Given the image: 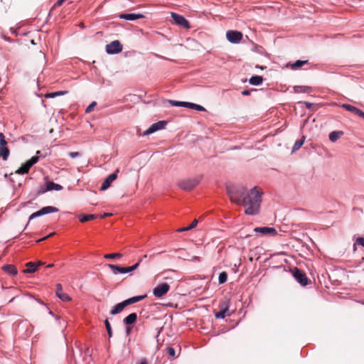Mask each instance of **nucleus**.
Instances as JSON below:
<instances>
[{
    "instance_id": "nucleus-3",
    "label": "nucleus",
    "mask_w": 364,
    "mask_h": 364,
    "mask_svg": "<svg viewBox=\"0 0 364 364\" xmlns=\"http://www.w3.org/2000/svg\"><path fill=\"white\" fill-rule=\"evenodd\" d=\"M200 181V178H188L180 181L178 186L183 190L191 191L199 184Z\"/></svg>"
},
{
    "instance_id": "nucleus-44",
    "label": "nucleus",
    "mask_w": 364,
    "mask_h": 364,
    "mask_svg": "<svg viewBox=\"0 0 364 364\" xmlns=\"http://www.w3.org/2000/svg\"><path fill=\"white\" fill-rule=\"evenodd\" d=\"M54 234H55L54 232L50 233V235H48V236L44 237H43V238H41V239H39L38 240H37V241H36V242H41V241H43V240H45L46 239H47V238H48V237H51V236H52V235H53Z\"/></svg>"
},
{
    "instance_id": "nucleus-23",
    "label": "nucleus",
    "mask_w": 364,
    "mask_h": 364,
    "mask_svg": "<svg viewBox=\"0 0 364 364\" xmlns=\"http://www.w3.org/2000/svg\"><path fill=\"white\" fill-rule=\"evenodd\" d=\"M98 218V215L96 214H90V215H79V220L81 223H85L89 220H95Z\"/></svg>"
},
{
    "instance_id": "nucleus-30",
    "label": "nucleus",
    "mask_w": 364,
    "mask_h": 364,
    "mask_svg": "<svg viewBox=\"0 0 364 364\" xmlns=\"http://www.w3.org/2000/svg\"><path fill=\"white\" fill-rule=\"evenodd\" d=\"M227 279H228V274L226 273V272H220L219 274V277H218L219 284H224L225 282H227Z\"/></svg>"
},
{
    "instance_id": "nucleus-42",
    "label": "nucleus",
    "mask_w": 364,
    "mask_h": 364,
    "mask_svg": "<svg viewBox=\"0 0 364 364\" xmlns=\"http://www.w3.org/2000/svg\"><path fill=\"white\" fill-rule=\"evenodd\" d=\"M194 105H195L194 103L185 102L184 107H188V108L193 109H194Z\"/></svg>"
},
{
    "instance_id": "nucleus-45",
    "label": "nucleus",
    "mask_w": 364,
    "mask_h": 364,
    "mask_svg": "<svg viewBox=\"0 0 364 364\" xmlns=\"http://www.w3.org/2000/svg\"><path fill=\"white\" fill-rule=\"evenodd\" d=\"M7 144V141L5 140V139H0V146H6Z\"/></svg>"
},
{
    "instance_id": "nucleus-53",
    "label": "nucleus",
    "mask_w": 364,
    "mask_h": 364,
    "mask_svg": "<svg viewBox=\"0 0 364 364\" xmlns=\"http://www.w3.org/2000/svg\"><path fill=\"white\" fill-rule=\"evenodd\" d=\"M5 139L3 133H0V139Z\"/></svg>"
},
{
    "instance_id": "nucleus-35",
    "label": "nucleus",
    "mask_w": 364,
    "mask_h": 364,
    "mask_svg": "<svg viewBox=\"0 0 364 364\" xmlns=\"http://www.w3.org/2000/svg\"><path fill=\"white\" fill-rule=\"evenodd\" d=\"M168 102L172 105L175 107H184L185 102H181V101H176V100H168Z\"/></svg>"
},
{
    "instance_id": "nucleus-28",
    "label": "nucleus",
    "mask_w": 364,
    "mask_h": 364,
    "mask_svg": "<svg viewBox=\"0 0 364 364\" xmlns=\"http://www.w3.org/2000/svg\"><path fill=\"white\" fill-rule=\"evenodd\" d=\"M307 63H308V60H296L294 63L291 64L290 65V67L292 70H296Z\"/></svg>"
},
{
    "instance_id": "nucleus-2",
    "label": "nucleus",
    "mask_w": 364,
    "mask_h": 364,
    "mask_svg": "<svg viewBox=\"0 0 364 364\" xmlns=\"http://www.w3.org/2000/svg\"><path fill=\"white\" fill-rule=\"evenodd\" d=\"M146 296V294L141 296H136L131 297L128 299L123 301L121 303L116 304L110 311L111 315H115L121 313L125 307L134 303L139 302L143 300Z\"/></svg>"
},
{
    "instance_id": "nucleus-16",
    "label": "nucleus",
    "mask_w": 364,
    "mask_h": 364,
    "mask_svg": "<svg viewBox=\"0 0 364 364\" xmlns=\"http://www.w3.org/2000/svg\"><path fill=\"white\" fill-rule=\"evenodd\" d=\"M63 287L60 284L56 285V295L57 296L63 301H68L71 300V298L65 293L62 291Z\"/></svg>"
},
{
    "instance_id": "nucleus-1",
    "label": "nucleus",
    "mask_w": 364,
    "mask_h": 364,
    "mask_svg": "<svg viewBox=\"0 0 364 364\" xmlns=\"http://www.w3.org/2000/svg\"><path fill=\"white\" fill-rule=\"evenodd\" d=\"M227 192L231 201L246 208L245 214L252 215L259 213L262 193L257 187L247 191L242 186H230L227 188Z\"/></svg>"
},
{
    "instance_id": "nucleus-22",
    "label": "nucleus",
    "mask_w": 364,
    "mask_h": 364,
    "mask_svg": "<svg viewBox=\"0 0 364 364\" xmlns=\"http://www.w3.org/2000/svg\"><path fill=\"white\" fill-rule=\"evenodd\" d=\"M26 267H27V269H26L23 271V272L25 274L34 273L37 270V264L36 262H28V263H26Z\"/></svg>"
},
{
    "instance_id": "nucleus-20",
    "label": "nucleus",
    "mask_w": 364,
    "mask_h": 364,
    "mask_svg": "<svg viewBox=\"0 0 364 364\" xmlns=\"http://www.w3.org/2000/svg\"><path fill=\"white\" fill-rule=\"evenodd\" d=\"M108 267L112 270L114 274L118 273L124 274L127 273V267H120L115 264H109Z\"/></svg>"
},
{
    "instance_id": "nucleus-47",
    "label": "nucleus",
    "mask_w": 364,
    "mask_h": 364,
    "mask_svg": "<svg viewBox=\"0 0 364 364\" xmlns=\"http://www.w3.org/2000/svg\"><path fill=\"white\" fill-rule=\"evenodd\" d=\"M304 104L306 105V107L309 109H310L312 106H313V104L312 103H310L309 102H304Z\"/></svg>"
},
{
    "instance_id": "nucleus-32",
    "label": "nucleus",
    "mask_w": 364,
    "mask_h": 364,
    "mask_svg": "<svg viewBox=\"0 0 364 364\" xmlns=\"http://www.w3.org/2000/svg\"><path fill=\"white\" fill-rule=\"evenodd\" d=\"M122 255L121 253H112V254H107L104 255V257L106 259H115V258H121Z\"/></svg>"
},
{
    "instance_id": "nucleus-48",
    "label": "nucleus",
    "mask_w": 364,
    "mask_h": 364,
    "mask_svg": "<svg viewBox=\"0 0 364 364\" xmlns=\"http://www.w3.org/2000/svg\"><path fill=\"white\" fill-rule=\"evenodd\" d=\"M111 215H112V213H105L103 215H101L100 217L101 218H105L106 217L111 216Z\"/></svg>"
},
{
    "instance_id": "nucleus-49",
    "label": "nucleus",
    "mask_w": 364,
    "mask_h": 364,
    "mask_svg": "<svg viewBox=\"0 0 364 364\" xmlns=\"http://www.w3.org/2000/svg\"><path fill=\"white\" fill-rule=\"evenodd\" d=\"M188 230H190V229H186V227L179 228L177 230L178 232H183V231H188Z\"/></svg>"
},
{
    "instance_id": "nucleus-24",
    "label": "nucleus",
    "mask_w": 364,
    "mask_h": 364,
    "mask_svg": "<svg viewBox=\"0 0 364 364\" xmlns=\"http://www.w3.org/2000/svg\"><path fill=\"white\" fill-rule=\"evenodd\" d=\"M10 151L6 146H0V157L6 161L9 156Z\"/></svg>"
},
{
    "instance_id": "nucleus-33",
    "label": "nucleus",
    "mask_w": 364,
    "mask_h": 364,
    "mask_svg": "<svg viewBox=\"0 0 364 364\" xmlns=\"http://www.w3.org/2000/svg\"><path fill=\"white\" fill-rule=\"evenodd\" d=\"M105 327H106L107 333L109 335V337L110 338L112 336V331L111 325H110L108 319H106L105 321Z\"/></svg>"
},
{
    "instance_id": "nucleus-11",
    "label": "nucleus",
    "mask_w": 364,
    "mask_h": 364,
    "mask_svg": "<svg viewBox=\"0 0 364 364\" xmlns=\"http://www.w3.org/2000/svg\"><path fill=\"white\" fill-rule=\"evenodd\" d=\"M122 50V45L119 41H114L106 46V51L109 54L119 53Z\"/></svg>"
},
{
    "instance_id": "nucleus-38",
    "label": "nucleus",
    "mask_w": 364,
    "mask_h": 364,
    "mask_svg": "<svg viewBox=\"0 0 364 364\" xmlns=\"http://www.w3.org/2000/svg\"><path fill=\"white\" fill-rule=\"evenodd\" d=\"M65 0H58L55 4L53 6L52 9H54L55 8L58 6H60Z\"/></svg>"
},
{
    "instance_id": "nucleus-26",
    "label": "nucleus",
    "mask_w": 364,
    "mask_h": 364,
    "mask_svg": "<svg viewBox=\"0 0 364 364\" xmlns=\"http://www.w3.org/2000/svg\"><path fill=\"white\" fill-rule=\"evenodd\" d=\"M262 77L259 75L252 76L249 80L250 83L253 85H259L262 82Z\"/></svg>"
},
{
    "instance_id": "nucleus-25",
    "label": "nucleus",
    "mask_w": 364,
    "mask_h": 364,
    "mask_svg": "<svg viewBox=\"0 0 364 364\" xmlns=\"http://www.w3.org/2000/svg\"><path fill=\"white\" fill-rule=\"evenodd\" d=\"M343 134V132L339 131V132H332L329 134V139L332 142L336 141Z\"/></svg>"
},
{
    "instance_id": "nucleus-41",
    "label": "nucleus",
    "mask_w": 364,
    "mask_h": 364,
    "mask_svg": "<svg viewBox=\"0 0 364 364\" xmlns=\"http://www.w3.org/2000/svg\"><path fill=\"white\" fill-rule=\"evenodd\" d=\"M196 109V110H198V111H205V109L203 106L197 105V104L194 105V109Z\"/></svg>"
},
{
    "instance_id": "nucleus-10",
    "label": "nucleus",
    "mask_w": 364,
    "mask_h": 364,
    "mask_svg": "<svg viewBox=\"0 0 364 364\" xmlns=\"http://www.w3.org/2000/svg\"><path fill=\"white\" fill-rule=\"evenodd\" d=\"M46 187H41L38 191V194H43L47 191H60L63 189V186L60 184L55 183L53 181H47L46 183Z\"/></svg>"
},
{
    "instance_id": "nucleus-34",
    "label": "nucleus",
    "mask_w": 364,
    "mask_h": 364,
    "mask_svg": "<svg viewBox=\"0 0 364 364\" xmlns=\"http://www.w3.org/2000/svg\"><path fill=\"white\" fill-rule=\"evenodd\" d=\"M141 262V259H139V261L135 264H134L133 266L127 267V273L135 270L139 266V264Z\"/></svg>"
},
{
    "instance_id": "nucleus-31",
    "label": "nucleus",
    "mask_w": 364,
    "mask_h": 364,
    "mask_svg": "<svg viewBox=\"0 0 364 364\" xmlns=\"http://www.w3.org/2000/svg\"><path fill=\"white\" fill-rule=\"evenodd\" d=\"M65 93H68V91H58V92L48 93L46 95V97H49V98H53L56 96L63 95Z\"/></svg>"
},
{
    "instance_id": "nucleus-18",
    "label": "nucleus",
    "mask_w": 364,
    "mask_h": 364,
    "mask_svg": "<svg viewBox=\"0 0 364 364\" xmlns=\"http://www.w3.org/2000/svg\"><path fill=\"white\" fill-rule=\"evenodd\" d=\"M341 106L343 109L353 113L355 115H358V117L360 116V114L363 112L362 110L359 109L358 108H357L353 105H348V104H343Z\"/></svg>"
},
{
    "instance_id": "nucleus-9",
    "label": "nucleus",
    "mask_w": 364,
    "mask_h": 364,
    "mask_svg": "<svg viewBox=\"0 0 364 364\" xmlns=\"http://www.w3.org/2000/svg\"><path fill=\"white\" fill-rule=\"evenodd\" d=\"M227 39L232 43H238L242 38V33L237 31L230 30L226 33Z\"/></svg>"
},
{
    "instance_id": "nucleus-5",
    "label": "nucleus",
    "mask_w": 364,
    "mask_h": 364,
    "mask_svg": "<svg viewBox=\"0 0 364 364\" xmlns=\"http://www.w3.org/2000/svg\"><path fill=\"white\" fill-rule=\"evenodd\" d=\"M293 275L296 280L302 286H306L308 284V278L306 275V274L298 269L297 267H295L292 270Z\"/></svg>"
},
{
    "instance_id": "nucleus-4",
    "label": "nucleus",
    "mask_w": 364,
    "mask_h": 364,
    "mask_svg": "<svg viewBox=\"0 0 364 364\" xmlns=\"http://www.w3.org/2000/svg\"><path fill=\"white\" fill-rule=\"evenodd\" d=\"M38 159L39 157L37 156L31 157L28 161H27L24 164H23L17 171H16V173H27L29 171L31 167L38 161Z\"/></svg>"
},
{
    "instance_id": "nucleus-46",
    "label": "nucleus",
    "mask_w": 364,
    "mask_h": 364,
    "mask_svg": "<svg viewBox=\"0 0 364 364\" xmlns=\"http://www.w3.org/2000/svg\"><path fill=\"white\" fill-rule=\"evenodd\" d=\"M136 364H148V362L146 358H141L140 361Z\"/></svg>"
},
{
    "instance_id": "nucleus-56",
    "label": "nucleus",
    "mask_w": 364,
    "mask_h": 364,
    "mask_svg": "<svg viewBox=\"0 0 364 364\" xmlns=\"http://www.w3.org/2000/svg\"><path fill=\"white\" fill-rule=\"evenodd\" d=\"M53 266V264H50L47 266V267H52Z\"/></svg>"
},
{
    "instance_id": "nucleus-19",
    "label": "nucleus",
    "mask_w": 364,
    "mask_h": 364,
    "mask_svg": "<svg viewBox=\"0 0 364 364\" xmlns=\"http://www.w3.org/2000/svg\"><path fill=\"white\" fill-rule=\"evenodd\" d=\"M2 270L11 275H16L18 270L16 267L13 264H5L2 267Z\"/></svg>"
},
{
    "instance_id": "nucleus-8",
    "label": "nucleus",
    "mask_w": 364,
    "mask_h": 364,
    "mask_svg": "<svg viewBox=\"0 0 364 364\" xmlns=\"http://www.w3.org/2000/svg\"><path fill=\"white\" fill-rule=\"evenodd\" d=\"M171 16L173 20L174 23H176V25L185 28H190L189 22L183 16L177 14L173 12L171 13Z\"/></svg>"
},
{
    "instance_id": "nucleus-29",
    "label": "nucleus",
    "mask_w": 364,
    "mask_h": 364,
    "mask_svg": "<svg viewBox=\"0 0 364 364\" xmlns=\"http://www.w3.org/2000/svg\"><path fill=\"white\" fill-rule=\"evenodd\" d=\"M305 141V137L302 136L301 139L296 140L294 144V146L292 148V152H295L297 150H299L301 146L303 145L304 142Z\"/></svg>"
},
{
    "instance_id": "nucleus-21",
    "label": "nucleus",
    "mask_w": 364,
    "mask_h": 364,
    "mask_svg": "<svg viewBox=\"0 0 364 364\" xmlns=\"http://www.w3.org/2000/svg\"><path fill=\"white\" fill-rule=\"evenodd\" d=\"M137 319V315L136 313H132L125 317L123 322L127 325L134 324Z\"/></svg>"
},
{
    "instance_id": "nucleus-54",
    "label": "nucleus",
    "mask_w": 364,
    "mask_h": 364,
    "mask_svg": "<svg viewBox=\"0 0 364 364\" xmlns=\"http://www.w3.org/2000/svg\"><path fill=\"white\" fill-rule=\"evenodd\" d=\"M360 117H361V118H363V119H364V112H362V113H361V114H360Z\"/></svg>"
},
{
    "instance_id": "nucleus-13",
    "label": "nucleus",
    "mask_w": 364,
    "mask_h": 364,
    "mask_svg": "<svg viewBox=\"0 0 364 364\" xmlns=\"http://www.w3.org/2000/svg\"><path fill=\"white\" fill-rule=\"evenodd\" d=\"M118 172L119 169L117 168L114 173L108 176L102 184L101 191H105L110 186L111 183L117 178Z\"/></svg>"
},
{
    "instance_id": "nucleus-55",
    "label": "nucleus",
    "mask_w": 364,
    "mask_h": 364,
    "mask_svg": "<svg viewBox=\"0 0 364 364\" xmlns=\"http://www.w3.org/2000/svg\"><path fill=\"white\" fill-rule=\"evenodd\" d=\"M147 257L146 255H144L143 257H141L140 259H141V261L144 259V258H146Z\"/></svg>"
},
{
    "instance_id": "nucleus-6",
    "label": "nucleus",
    "mask_w": 364,
    "mask_h": 364,
    "mask_svg": "<svg viewBox=\"0 0 364 364\" xmlns=\"http://www.w3.org/2000/svg\"><path fill=\"white\" fill-rule=\"evenodd\" d=\"M58 210H59L57 208L53 207V206L43 207L40 210L36 211V212L33 213V214H31L29 217V220H31L35 218L46 215V214L57 213V212H58Z\"/></svg>"
},
{
    "instance_id": "nucleus-40",
    "label": "nucleus",
    "mask_w": 364,
    "mask_h": 364,
    "mask_svg": "<svg viewBox=\"0 0 364 364\" xmlns=\"http://www.w3.org/2000/svg\"><path fill=\"white\" fill-rule=\"evenodd\" d=\"M356 244L364 247V237H358L356 240Z\"/></svg>"
},
{
    "instance_id": "nucleus-36",
    "label": "nucleus",
    "mask_w": 364,
    "mask_h": 364,
    "mask_svg": "<svg viewBox=\"0 0 364 364\" xmlns=\"http://www.w3.org/2000/svg\"><path fill=\"white\" fill-rule=\"evenodd\" d=\"M166 351H167V353L170 356H171L172 358H176V352H175V350H174V348L173 347H171V346L168 347L166 348Z\"/></svg>"
},
{
    "instance_id": "nucleus-51",
    "label": "nucleus",
    "mask_w": 364,
    "mask_h": 364,
    "mask_svg": "<svg viewBox=\"0 0 364 364\" xmlns=\"http://www.w3.org/2000/svg\"><path fill=\"white\" fill-rule=\"evenodd\" d=\"M131 328L130 327H127V329H126V333L127 334H129L131 331Z\"/></svg>"
},
{
    "instance_id": "nucleus-17",
    "label": "nucleus",
    "mask_w": 364,
    "mask_h": 364,
    "mask_svg": "<svg viewBox=\"0 0 364 364\" xmlns=\"http://www.w3.org/2000/svg\"><path fill=\"white\" fill-rule=\"evenodd\" d=\"M119 16L121 19H125L127 21H134L144 18V16L141 14H122Z\"/></svg>"
},
{
    "instance_id": "nucleus-15",
    "label": "nucleus",
    "mask_w": 364,
    "mask_h": 364,
    "mask_svg": "<svg viewBox=\"0 0 364 364\" xmlns=\"http://www.w3.org/2000/svg\"><path fill=\"white\" fill-rule=\"evenodd\" d=\"M254 231L255 232H259L263 235H275L277 232V230L273 228H269V227H258L255 228L254 229Z\"/></svg>"
},
{
    "instance_id": "nucleus-37",
    "label": "nucleus",
    "mask_w": 364,
    "mask_h": 364,
    "mask_svg": "<svg viewBox=\"0 0 364 364\" xmlns=\"http://www.w3.org/2000/svg\"><path fill=\"white\" fill-rule=\"evenodd\" d=\"M97 105V102H92L85 109V112L86 113H90L91 112L95 107Z\"/></svg>"
},
{
    "instance_id": "nucleus-43",
    "label": "nucleus",
    "mask_w": 364,
    "mask_h": 364,
    "mask_svg": "<svg viewBox=\"0 0 364 364\" xmlns=\"http://www.w3.org/2000/svg\"><path fill=\"white\" fill-rule=\"evenodd\" d=\"M69 156L71 157V158H75L78 156H80V153L79 152H77V151H75V152H70L69 153Z\"/></svg>"
},
{
    "instance_id": "nucleus-14",
    "label": "nucleus",
    "mask_w": 364,
    "mask_h": 364,
    "mask_svg": "<svg viewBox=\"0 0 364 364\" xmlns=\"http://www.w3.org/2000/svg\"><path fill=\"white\" fill-rule=\"evenodd\" d=\"M220 311L215 314L216 318H224L229 311V305L227 301H224L220 304Z\"/></svg>"
},
{
    "instance_id": "nucleus-27",
    "label": "nucleus",
    "mask_w": 364,
    "mask_h": 364,
    "mask_svg": "<svg viewBox=\"0 0 364 364\" xmlns=\"http://www.w3.org/2000/svg\"><path fill=\"white\" fill-rule=\"evenodd\" d=\"M294 92L296 93L300 92H310L311 91V88L307 86H295L294 87Z\"/></svg>"
},
{
    "instance_id": "nucleus-39",
    "label": "nucleus",
    "mask_w": 364,
    "mask_h": 364,
    "mask_svg": "<svg viewBox=\"0 0 364 364\" xmlns=\"http://www.w3.org/2000/svg\"><path fill=\"white\" fill-rule=\"evenodd\" d=\"M197 224H198V220H197L196 219H195V220L191 223V224L189 226L186 227V229H190V230H191V229L194 228L195 227H196Z\"/></svg>"
},
{
    "instance_id": "nucleus-52",
    "label": "nucleus",
    "mask_w": 364,
    "mask_h": 364,
    "mask_svg": "<svg viewBox=\"0 0 364 364\" xmlns=\"http://www.w3.org/2000/svg\"><path fill=\"white\" fill-rule=\"evenodd\" d=\"M36 264H37V267H38V266H41V265L44 264V263H43V262H38L36 263Z\"/></svg>"
},
{
    "instance_id": "nucleus-12",
    "label": "nucleus",
    "mask_w": 364,
    "mask_h": 364,
    "mask_svg": "<svg viewBox=\"0 0 364 364\" xmlns=\"http://www.w3.org/2000/svg\"><path fill=\"white\" fill-rule=\"evenodd\" d=\"M166 124V122L165 121H159L156 123H154L144 132V135H149L150 134L155 132L156 131L162 129L165 127Z\"/></svg>"
},
{
    "instance_id": "nucleus-50",
    "label": "nucleus",
    "mask_w": 364,
    "mask_h": 364,
    "mask_svg": "<svg viewBox=\"0 0 364 364\" xmlns=\"http://www.w3.org/2000/svg\"><path fill=\"white\" fill-rule=\"evenodd\" d=\"M250 94V92L249 90H243L242 92V95H249Z\"/></svg>"
},
{
    "instance_id": "nucleus-7",
    "label": "nucleus",
    "mask_w": 364,
    "mask_h": 364,
    "mask_svg": "<svg viewBox=\"0 0 364 364\" xmlns=\"http://www.w3.org/2000/svg\"><path fill=\"white\" fill-rule=\"evenodd\" d=\"M170 289V286L167 283H162L157 285L153 290V294L156 297H162L166 295Z\"/></svg>"
}]
</instances>
